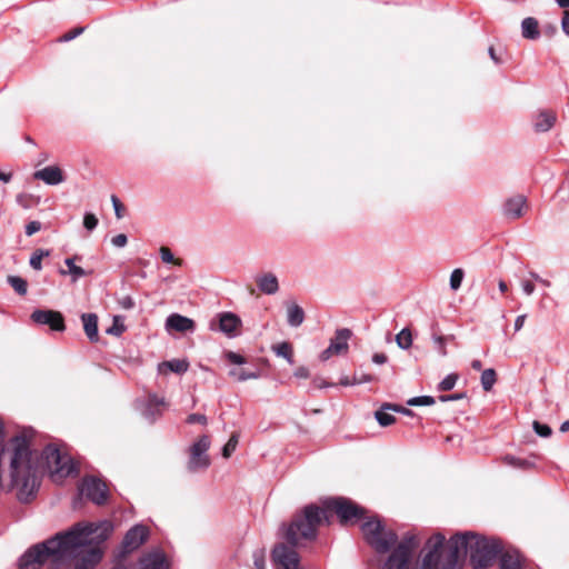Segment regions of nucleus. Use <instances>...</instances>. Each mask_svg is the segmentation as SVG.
<instances>
[{"label":"nucleus","mask_w":569,"mask_h":569,"mask_svg":"<svg viewBox=\"0 0 569 569\" xmlns=\"http://www.w3.org/2000/svg\"><path fill=\"white\" fill-rule=\"evenodd\" d=\"M113 525L103 520L98 523H78L66 532L28 549L19 559V569H59L76 560V569H90L101 559L99 545L108 539Z\"/></svg>","instance_id":"1"},{"label":"nucleus","mask_w":569,"mask_h":569,"mask_svg":"<svg viewBox=\"0 0 569 569\" xmlns=\"http://www.w3.org/2000/svg\"><path fill=\"white\" fill-rule=\"evenodd\" d=\"M445 540L441 533L432 535L425 546L420 568L416 569H460L467 555L473 569H487L502 551L500 540L473 532L455 535L446 547Z\"/></svg>","instance_id":"2"},{"label":"nucleus","mask_w":569,"mask_h":569,"mask_svg":"<svg viewBox=\"0 0 569 569\" xmlns=\"http://www.w3.org/2000/svg\"><path fill=\"white\" fill-rule=\"evenodd\" d=\"M323 505L325 509L309 505L303 508L301 513L293 518L284 531L287 542L295 547L302 540L315 539L319 525L322 520H327V510L336 512L340 522L343 525L363 518L365 509L350 499L342 497L330 498L327 499Z\"/></svg>","instance_id":"3"},{"label":"nucleus","mask_w":569,"mask_h":569,"mask_svg":"<svg viewBox=\"0 0 569 569\" xmlns=\"http://www.w3.org/2000/svg\"><path fill=\"white\" fill-rule=\"evenodd\" d=\"M365 540L379 553H386L392 546L391 553L382 565V569H416L420 566H411L415 559L419 541L412 533H407L398 541V536L392 530H387L381 521L371 517L361 525Z\"/></svg>","instance_id":"4"},{"label":"nucleus","mask_w":569,"mask_h":569,"mask_svg":"<svg viewBox=\"0 0 569 569\" xmlns=\"http://www.w3.org/2000/svg\"><path fill=\"white\" fill-rule=\"evenodd\" d=\"M210 448V439L208 436H201L189 450L190 457L187 468L191 472L204 470L210 466V459L207 451Z\"/></svg>","instance_id":"5"},{"label":"nucleus","mask_w":569,"mask_h":569,"mask_svg":"<svg viewBox=\"0 0 569 569\" xmlns=\"http://www.w3.org/2000/svg\"><path fill=\"white\" fill-rule=\"evenodd\" d=\"M352 332L348 328L338 329L335 333V337L331 338L330 343L327 349H325L319 358L321 361H327L333 356L346 355L349 350V339L351 338Z\"/></svg>","instance_id":"6"},{"label":"nucleus","mask_w":569,"mask_h":569,"mask_svg":"<svg viewBox=\"0 0 569 569\" xmlns=\"http://www.w3.org/2000/svg\"><path fill=\"white\" fill-rule=\"evenodd\" d=\"M272 560L277 569H301L299 555L292 547L277 545L272 550Z\"/></svg>","instance_id":"7"},{"label":"nucleus","mask_w":569,"mask_h":569,"mask_svg":"<svg viewBox=\"0 0 569 569\" xmlns=\"http://www.w3.org/2000/svg\"><path fill=\"white\" fill-rule=\"evenodd\" d=\"M80 492L87 499L97 505H101L107 500L106 483L94 477H88L82 480Z\"/></svg>","instance_id":"8"},{"label":"nucleus","mask_w":569,"mask_h":569,"mask_svg":"<svg viewBox=\"0 0 569 569\" xmlns=\"http://www.w3.org/2000/svg\"><path fill=\"white\" fill-rule=\"evenodd\" d=\"M31 319L33 322L38 325H47L56 331H63L66 329L63 317L59 311L34 310L31 313Z\"/></svg>","instance_id":"9"},{"label":"nucleus","mask_w":569,"mask_h":569,"mask_svg":"<svg viewBox=\"0 0 569 569\" xmlns=\"http://www.w3.org/2000/svg\"><path fill=\"white\" fill-rule=\"evenodd\" d=\"M149 529L143 525H136L126 533L122 548L124 552H131L138 549L148 538Z\"/></svg>","instance_id":"10"},{"label":"nucleus","mask_w":569,"mask_h":569,"mask_svg":"<svg viewBox=\"0 0 569 569\" xmlns=\"http://www.w3.org/2000/svg\"><path fill=\"white\" fill-rule=\"evenodd\" d=\"M527 208V198L522 194H516L505 201L502 214L510 220H517L526 213Z\"/></svg>","instance_id":"11"},{"label":"nucleus","mask_w":569,"mask_h":569,"mask_svg":"<svg viewBox=\"0 0 569 569\" xmlns=\"http://www.w3.org/2000/svg\"><path fill=\"white\" fill-rule=\"evenodd\" d=\"M141 415L149 421L153 422L162 413L161 407L164 400L156 395H149L144 401H138Z\"/></svg>","instance_id":"12"},{"label":"nucleus","mask_w":569,"mask_h":569,"mask_svg":"<svg viewBox=\"0 0 569 569\" xmlns=\"http://www.w3.org/2000/svg\"><path fill=\"white\" fill-rule=\"evenodd\" d=\"M219 318V330L229 338L238 335L241 327V319L233 312H221Z\"/></svg>","instance_id":"13"},{"label":"nucleus","mask_w":569,"mask_h":569,"mask_svg":"<svg viewBox=\"0 0 569 569\" xmlns=\"http://www.w3.org/2000/svg\"><path fill=\"white\" fill-rule=\"evenodd\" d=\"M80 256H73L64 259V264L67 269H59V273L61 276H69L70 281L72 283H76L80 278L90 276L92 273V270H86L80 266H77L76 262L80 261Z\"/></svg>","instance_id":"14"},{"label":"nucleus","mask_w":569,"mask_h":569,"mask_svg":"<svg viewBox=\"0 0 569 569\" xmlns=\"http://www.w3.org/2000/svg\"><path fill=\"white\" fill-rule=\"evenodd\" d=\"M33 178L41 180L49 186H57L64 181L62 170L57 166H48L43 169L37 170Z\"/></svg>","instance_id":"15"},{"label":"nucleus","mask_w":569,"mask_h":569,"mask_svg":"<svg viewBox=\"0 0 569 569\" xmlns=\"http://www.w3.org/2000/svg\"><path fill=\"white\" fill-rule=\"evenodd\" d=\"M196 328L194 321L188 317L179 313H171L166 320V329L168 331L174 330L177 332L193 331Z\"/></svg>","instance_id":"16"},{"label":"nucleus","mask_w":569,"mask_h":569,"mask_svg":"<svg viewBox=\"0 0 569 569\" xmlns=\"http://www.w3.org/2000/svg\"><path fill=\"white\" fill-rule=\"evenodd\" d=\"M259 290L264 295H274L279 290V281L274 273L266 272L256 278Z\"/></svg>","instance_id":"17"},{"label":"nucleus","mask_w":569,"mask_h":569,"mask_svg":"<svg viewBox=\"0 0 569 569\" xmlns=\"http://www.w3.org/2000/svg\"><path fill=\"white\" fill-rule=\"evenodd\" d=\"M140 569H166L164 556L160 551H152L144 555L140 560ZM113 569H126L123 567H116Z\"/></svg>","instance_id":"18"},{"label":"nucleus","mask_w":569,"mask_h":569,"mask_svg":"<svg viewBox=\"0 0 569 569\" xmlns=\"http://www.w3.org/2000/svg\"><path fill=\"white\" fill-rule=\"evenodd\" d=\"M556 119L557 117L555 112L547 110L540 111L533 121L535 130L538 132L549 131L553 127Z\"/></svg>","instance_id":"19"},{"label":"nucleus","mask_w":569,"mask_h":569,"mask_svg":"<svg viewBox=\"0 0 569 569\" xmlns=\"http://www.w3.org/2000/svg\"><path fill=\"white\" fill-rule=\"evenodd\" d=\"M83 330L88 339L92 342L98 341V317L96 313H82L81 316Z\"/></svg>","instance_id":"20"},{"label":"nucleus","mask_w":569,"mask_h":569,"mask_svg":"<svg viewBox=\"0 0 569 569\" xmlns=\"http://www.w3.org/2000/svg\"><path fill=\"white\" fill-rule=\"evenodd\" d=\"M521 557L517 550L501 551L500 569H521Z\"/></svg>","instance_id":"21"},{"label":"nucleus","mask_w":569,"mask_h":569,"mask_svg":"<svg viewBox=\"0 0 569 569\" xmlns=\"http://www.w3.org/2000/svg\"><path fill=\"white\" fill-rule=\"evenodd\" d=\"M389 410L401 411L403 413H410L408 409H399L396 406L385 405L380 410L376 412V419L382 427H388L395 422V417L389 412Z\"/></svg>","instance_id":"22"},{"label":"nucleus","mask_w":569,"mask_h":569,"mask_svg":"<svg viewBox=\"0 0 569 569\" xmlns=\"http://www.w3.org/2000/svg\"><path fill=\"white\" fill-rule=\"evenodd\" d=\"M305 320V311L297 303L287 305V321L290 327L297 328L302 325Z\"/></svg>","instance_id":"23"},{"label":"nucleus","mask_w":569,"mask_h":569,"mask_svg":"<svg viewBox=\"0 0 569 569\" xmlns=\"http://www.w3.org/2000/svg\"><path fill=\"white\" fill-rule=\"evenodd\" d=\"M521 33L525 39L535 40L539 38V23L532 17L525 18L521 22Z\"/></svg>","instance_id":"24"},{"label":"nucleus","mask_w":569,"mask_h":569,"mask_svg":"<svg viewBox=\"0 0 569 569\" xmlns=\"http://www.w3.org/2000/svg\"><path fill=\"white\" fill-rule=\"evenodd\" d=\"M189 368V362L184 359H172L169 361H163L159 365V370L163 371L168 369L176 373H184Z\"/></svg>","instance_id":"25"},{"label":"nucleus","mask_w":569,"mask_h":569,"mask_svg":"<svg viewBox=\"0 0 569 569\" xmlns=\"http://www.w3.org/2000/svg\"><path fill=\"white\" fill-rule=\"evenodd\" d=\"M502 462L507 466L522 470H528L535 467V463L532 461L512 455H506L505 457H502Z\"/></svg>","instance_id":"26"},{"label":"nucleus","mask_w":569,"mask_h":569,"mask_svg":"<svg viewBox=\"0 0 569 569\" xmlns=\"http://www.w3.org/2000/svg\"><path fill=\"white\" fill-rule=\"evenodd\" d=\"M453 336H441L438 333H432L431 339L433 341L435 348L438 351L439 356L446 357L447 356V348L446 345L448 341L453 340Z\"/></svg>","instance_id":"27"},{"label":"nucleus","mask_w":569,"mask_h":569,"mask_svg":"<svg viewBox=\"0 0 569 569\" xmlns=\"http://www.w3.org/2000/svg\"><path fill=\"white\" fill-rule=\"evenodd\" d=\"M272 350L278 357H282L288 361V363L293 365V352L290 343H278L272 347Z\"/></svg>","instance_id":"28"},{"label":"nucleus","mask_w":569,"mask_h":569,"mask_svg":"<svg viewBox=\"0 0 569 569\" xmlns=\"http://www.w3.org/2000/svg\"><path fill=\"white\" fill-rule=\"evenodd\" d=\"M396 343L400 349L408 350L412 346V335L410 329L403 328L396 336Z\"/></svg>","instance_id":"29"},{"label":"nucleus","mask_w":569,"mask_h":569,"mask_svg":"<svg viewBox=\"0 0 569 569\" xmlns=\"http://www.w3.org/2000/svg\"><path fill=\"white\" fill-rule=\"evenodd\" d=\"M481 386L485 391H490L496 383L497 376L493 369H486L481 373Z\"/></svg>","instance_id":"30"},{"label":"nucleus","mask_w":569,"mask_h":569,"mask_svg":"<svg viewBox=\"0 0 569 569\" xmlns=\"http://www.w3.org/2000/svg\"><path fill=\"white\" fill-rule=\"evenodd\" d=\"M229 376L237 379L238 381L258 379L260 377L258 371H247L244 369H232L229 371Z\"/></svg>","instance_id":"31"},{"label":"nucleus","mask_w":569,"mask_h":569,"mask_svg":"<svg viewBox=\"0 0 569 569\" xmlns=\"http://www.w3.org/2000/svg\"><path fill=\"white\" fill-rule=\"evenodd\" d=\"M50 251L44 249H37L30 257V266L34 270H41L42 269V259L46 257H49Z\"/></svg>","instance_id":"32"},{"label":"nucleus","mask_w":569,"mask_h":569,"mask_svg":"<svg viewBox=\"0 0 569 569\" xmlns=\"http://www.w3.org/2000/svg\"><path fill=\"white\" fill-rule=\"evenodd\" d=\"M8 282L14 289V291L17 293H19L20 296H24L27 293L28 284H27V281L24 279H22L21 277L9 276Z\"/></svg>","instance_id":"33"},{"label":"nucleus","mask_w":569,"mask_h":569,"mask_svg":"<svg viewBox=\"0 0 569 569\" xmlns=\"http://www.w3.org/2000/svg\"><path fill=\"white\" fill-rule=\"evenodd\" d=\"M239 443V433L234 432L229 438L228 442L222 448V456L224 458H229L232 452L236 450L237 446Z\"/></svg>","instance_id":"34"},{"label":"nucleus","mask_w":569,"mask_h":569,"mask_svg":"<svg viewBox=\"0 0 569 569\" xmlns=\"http://www.w3.org/2000/svg\"><path fill=\"white\" fill-rule=\"evenodd\" d=\"M457 381H458V375L450 373V375L446 376L440 381V383L438 385V389L440 391H449V390L453 389V387L456 386Z\"/></svg>","instance_id":"35"},{"label":"nucleus","mask_w":569,"mask_h":569,"mask_svg":"<svg viewBox=\"0 0 569 569\" xmlns=\"http://www.w3.org/2000/svg\"><path fill=\"white\" fill-rule=\"evenodd\" d=\"M463 277H465V272L460 268H457V269H455L451 272V274H450V288L453 291H457L460 288L461 283H462V280H463Z\"/></svg>","instance_id":"36"},{"label":"nucleus","mask_w":569,"mask_h":569,"mask_svg":"<svg viewBox=\"0 0 569 569\" xmlns=\"http://www.w3.org/2000/svg\"><path fill=\"white\" fill-rule=\"evenodd\" d=\"M159 252H160L161 260L164 263H173V264H177V266H181L182 264V260L181 259H176L173 257L171 250L168 247H161Z\"/></svg>","instance_id":"37"},{"label":"nucleus","mask_w":569,"mask_h":569,"mask_svg":"<svg viewBox=\"0 0 569 569\" xmlns=\"http://www.w3.org/2000/svg\"><path fill=\"white\" fill-rule=\"evenodd\" d=\"M409 406H431L435 403V399L430 396L415 397L407 401Z\"/></svg>","instance_id":"38"},{"label":"nucleus","mask_w":569,"mask_h":569,"mask_svg":"<svg viewBox=\"0 0 569 569\" xmlns=\"http://www.w3.org/2000/svg\"><path fill=\"white\" fill-rule=\"evenodd\" d=\"M97 226H98V218L93 213L87 212L83 217V227L88 231H92L93 229H96Z\"/></svg>","instance_id":"39"},{"label":"nucleus","mask_w":569,"mask_h":569,"mask_svg":"<svg viewBox=\"0 0 569 569\" xmlns=\"http://www.w3.org/2000/svg\"><path fill=\"white\" fill-rule=\"evenodd\" d=\"M533 430L540 437L547 438L551 435V428L548 425L540 423L539 421H533Z\"/></svg>","instance_id":"40"},{"label":"nucleus","mask_w":569,"mask_h":569,"mask_svg":"<svg viewBox=\"0 0 569 569\" xmlns=\"http://www.w3.org/2000/svg\"><path fill=\"white\" fill-rule=\"evenodd\" d=\"M254 569H266V558L263 551H256L253 553Z\"/></svg>","instance_id":"41"},{"label":"nucleus","mask_w":569,"mask_h":569,"mask_svg":"<svg viewBox=\"0 0 569 569\" xmlns=\"http://www.w3.org/2000/svg\"><path fill=\"white\" fill-rule=\"evenodd\" d=\"M226 359L233 363V365H243L246 363V359L244 357H242L241 355L237 353V352H233V351H228L226 353Z\"/></svg>","instance_id":"42"},{"label":"nucleus","mask_w":569,"mask_h":569,"mask_svg":"<svg viewBox=\"0 0 569 569\" xmlns=\"http://www.w3.org/2000/svg\"><path fill=\"white\" fill-rule=\"evenodd\" d=\"M124 331V326L118 322V317L114 318L113 325L107 329L108 335L120 336Z\"/></svg>","instance_id":"43"},{"label":"nucleus","mask_w":569,"mask_h":569,"mask_svg":"<svg viewBox=\"0 0 569 569\" xmlns=\"http://www.w3.org/2000/svg\"><path fill=\"white\" fill-rule=\"evenodd\" d=\"M111 201H112L116 217L118 219L123 218L124 208H123L122 203L120 202V200L116 196H112Z\"/></svg>","instance_id":"44"},{"label":"nucleus","mask_w":569,"mask_h":569,"mask_svg":"<svg viewBox=\"0 0 569 569\" xmlns=\"http://www.w3.org/2000/svg\"><path fill=\"white\" fill-rule=\"evenodd\" d=\"M83 30H84V29H83V28H81V27H80V28H76V29H73V30H71V31H69V32H67V33H64V34L61 37V39H60V40H61V41H64V42H67V41H71V40H73L74 38H77L78 36H80V34L83 32Z\"/></svg>","instance_id":"45"},{"label":"nucleus","mask_w":569,"mask_h":569,"mask_svg":"<svg viewBox=\"0 0 569 569\" xmlns=\"http://www.w3.org/2000/svg\"><path fill=\"white\" fill-rule=\"evenodd\" d=\"M187 422L188 423H201V425H206L207 423V417L204 415H200V413H191L188 416L187 418Z\"/></svg>","instance_id":"46"},{"label":"nucleus","mask_w":569,"mask_h":569,"mask_svg":"<svg viewBox=\"0 0 569 569\" xmlns=\"http://www.w3.org/2000/svg\"><path fill=\"white\" fill-rule=\"evenodd\" d=\"M128 242V238L126 234L123 233H120V234H117L114 236L112 239H111V243L117 247V248H122L127 244Z\"/></svg>","instance_id":"47"},{"label":"nucleus","mask_w":569,"mask_h":569,"mask_svg":"<svg viewBox=\"0 0 569 569\" xmlns=\"http://www.w3.org/2000/svg\"><path fill=\"white\" fill-rule=\"evenodd\" d=\"M41 229V223L39 221H31L26 226V234L32 236Z\"/></svg>","instance_id":"48"},{"label":"nucleus","mask_w":569,"mask_h":569,"mask_svg":"<svg viewBox=\"0 0 569 569\" xmlns=\"http://www.w3.org/2000/svg\"><path fill=\"white\" fill-rule=\"evenodd\" d=\"M119 305L121 308L129 310L134 307V301L130 296H126L119 300Z\"/></svg>","instance_id":"49"},{"label":"nucleus","mask_w":569,"mask_h":569,"mask_svg":"<svg viewBox=\"0 0 569 569\" xmlns=\"http://www.w3.org/2000/svg\"><path fill=\"white\" fill-rule=\"evenodd\" d=\"M521 288L527 296H531L535 292V284L529 280H522Z\"/></svg>","instance_id":"50"},{"label":"nucleus","mask_w":569,"mask_h":569,"mask_svg":"<svg viewBox=\"0 0 569 569\" xmlns=\"http://www.w3.org/2000/svg\"><path fill=\"white\" fill-rule=\"evenodd\" d=\"M465 397V393H455L450 396H440V401L448 402V401H456L459 399H462Z\"/></svg>","instance_id":"51"},{"label":"nucleus","mask_w":569,"mask_h":569,"mask_svg":"<svg viewBox=\"0 0 569 569\" xmlns=\"http://www.w3.org/2000/svg\"><path fill=\"white\" fill-rule=\"evenodd\" d=\"M309 376H310V372H309L308 368H306V367H299L295 371V377H297V378L307 379V378H309Z\"/></svg>","instance_id":"52"},{"label":"nucleus","mask_w":569,"mask_h":569,"mask_svg":"<svg viewBox=\"0 0 569 569\" xmlns=\"http://www.w3.org/2000/svg\"><path fill=\"white\" fill-rule=\"evenodd\" d=\"M561 27H562V30L563 32L569 36V11H565L563 12V18H562V21H561Z\"/></svg>","instance_id":"53"},{"label":"nucleus","mask_w":569,"mask_h":569,"mask_svg":"<svg viewBox=\"0 0 569 569\" xmlns=\"http://www.w3.org/2000/svg\"><path fill=\"white\" fill-rule=\"evenodd\" d=\"M388 360L387 356L385 353H375L372 356V362L376 365H383Z\"/></svg>","instance_id":"54"},{"label":"nucleus","mask_w":569,"mask_h":569,"mask_svg":"<svg viewBox=\"0 0 569 569\" xmlns=\"http://www.w3.org/2000/svg\"><path fill=\"white\" fill-rule=\"evenodd\" d=\"M526 318L527 316L526 315H520L516 318L515 320V330L516 331H519L522 329L523 325H525V321H526Z\"/></svg>","instance_id":"55"},{"label":"nucleus","mask_w":569,"mask_h":569,"mask_svg":"<svg viewBox=\"0 0 569 569\" xmlns=\"http://www.w3.org/2000/svg\"><path fill=\"white\" fill-rule=\"evenodd\" d=\"M530 276H531V278H532L533 280L538 281L539 283H541V284H542V286H545V287H550V286H551V283H550V281H549V280H546V279L541 278V277H540L538 273H536V272H530Z\"/></svg>","instance_id":"56"},{"label":"nucleus","mask_w":569,"mask_h":569,"mask_svg":"<svg viewBox=\"0 0 569 569\" xmlns=\"http://www.w3.org/2000/svg\"><path fill=\"white\" fill-rule=\"evenodd\" d=\"M16 200H17V203L20 204L21 207L29 208L27 194H23V193L18 194Z\"/></svg>","instance_id":"57"},{"label":"nucleus","mask_w":569,"mask_h":569,"mask_svg":"<svg viewBox=\"0 0 569 569\" xmlns=\"http://www.w3.org/2000/svg\"><path fill=\"white\" fill-rule=\"evenodd\" d=\"M312 385L315 386V388H318V389L327 388L330 386L322 378H315L312 381Z\"/></svg>","instance_id":"58"},{"label":"nucleus","mask_w":569,"mask_h":569,"mask_svg":"<svg viewBox=\"0 0 569 569\" xmlns=\"http://www.w3.org/2000/svg\"><path fill=\"white\" fill-rule=\"evenodd\" d=\"M372 380V377L370 375H362L360 378L356 377V385L363 383V382H370Z\"/></svg>","instance_id":"59"},{"label":"nucleus","mask_w":569,"mask_h":569,"mask_svg":"<svg viewBox=\"0 0 569 569\" xmlns=\"http://www.w3.org/2000/svg\"><path fill=\"white\" fill-rule=\"evenodd\" d=\"M340 385L341 386H352V385H356V377L351 380L349 379L348 377H343L341 380H340Z\"/></svg>","instance_id":"60"},{"label":"nucleus","mask_w":569,"mask_h":569,"mask_svg":"<svg viewBox=\"0 0 569 569\" xmlns=\"http://www.w3.org/2000/svg\"><path fill=\"white\" fill-rule=\"evenodd\" d=\"M11 173H4L0 171V181L8 183L11 180Z\"/></svg>","instance_id":"61"},{"label":"nucleus","mask_w":569,"mask_h":569,"mask_svg":"<svg viewBox=\"0 0 569 569\" xmlns=\"http://www.w3.org/2000/svg\"><path fill=\"white\" fill-rule=\"evenodd\" d=\"M489 56H490V58H491L496 63H500V60H499V58L496 56V52H495L493 47H490V48H489Z\"/></svg>","instance_id":"62"},{"label":"nucleus","mask_w":569,"mask_h":569,"mask_svg":"<svg viewBox=\"0 0 569 569\" xmlns=\"http://www.w3.org/2000/svg\"><path fill=\"white\" fill-rule=\"evenodd\" d=\"M471 367H472V369H475V370L479 371V370H481V368H482V363H481V361H480V360H477V359H476V360H472V362H471Z\"/></svg>","instance_id":"63"},{"label":"nucleus","mask_w":569,"mask_h":569,"mask_svg":"<svg viewBox=\"0 0 569 569\" xmlns=\"http://www.w3.org/2000/svg\"><path fill=\"white\" fill-rule=\"evenodd\" d=\"M560 431H561V432H567V431H569V420H566V421H563V422L561 423V426H560Z\"/></svg>","instance_id":"64"}]
</instances>
